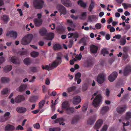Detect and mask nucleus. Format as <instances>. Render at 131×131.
Segmentation results:
<instances>
[{
  "label": "nucleus",
  "mask_w": 131,
  "mask_h": 131,
  "mask_svg": "<svg viewBox=\"0 0 131 131\" xmlns=\"http://www.w3.org/2000/svg\"><path fill=\"white\" fill-rule=\"evenodd\" d=\"M70 105L68 101L63 102L61 105L62 108L64 110V111L68 114L73 113L74 112V108L70 106Z\"/></svg>",
  "instance_id": "1"
},
{
  "label": "nucleus",
  "mask_w": 131,
  "mask_h": 131,
  "mask_svg": "<svg viewBox=\"0 0 131 131\" xmlns=\"http://www.w3.org/2000/svg\"><path fill=\"white\" fill-rule=\"evenodd\" d=\"M62 62L61 56L60 53H58L57 54L56 60L53 61L50 65L51 68L52 70L56 68Z\"/></svg>",
  "instance_id": "2"
},
{
  "label": "nucleus",
  "mask_w": 131,
  "mask_h": 131,
  "mask_svg": "<svg viewBox=\"0 0 131 131\" xmlns=\"http://www.w3.org/2000/svg\"><path fill=\"white\" fill-rule=\"evenodd\" d=\"M33 38V35L31 34H28L24 37L22 39L21 43L23 45H28L31 41Z\"/></svg>",
  "instance_id": "3"
},
{
  "label": "nucleus",
  "mask_w": 131,
  "mask_h": 131,
  "mask_svg": "<svg viewBox=\"0 0 131 131\" xmlns=\"http://www.w3.org/2000/svg\"><path fill=\"white\" fill-rule=\"evenodd\" d=\"M93 95L96 96V97L93 100L92 105L94 107H97L101 102L102 96L100 94L97 95V93H94Z\"/></svg>",
  "instance_id": "4"
},
{
  "label": "nucleus",
  "mask_w": 131,
  "mask_h": 131,
  "mask_svg": "<svg viewBox=\"0 0 131 131\" xmlns=\"http://www.w3.org/2000/svg\"><path fill=\"white\" fill-rule=\"evenodd\" d=\"M44 3V1L42 0H34L33 6L36 9H41L43 7Z\"/></svg>",
  "instance_id": "5"
},
{
  "label": "nucleus",
  "mask_w": 131,
  "mask_h": 131,
  "mask_svg": "<svg viewBox=\"0 0 131 131\" xmlns=\"http://www.w3.org/2000/svg\"><path fill=\"white\" fill-rule=\"evenodd\" d=\"M117 76V72L114 71L108 76V79L110 82H112L115 79Z\"/></svg>",
  "instance_id": "6"
},
{
  "label": "nucleus",
  "mask_w": 131,
  "mask_h": 131,
  "mask_svg": "<svg viewBox=\"0 0 131 131\" xmlns=\"http://www.w3.org/2000/svg\"><path fill=\"white\" fill-rule=\"evenodd\" d=\"M104 77V75L103 74H99L97 79V81L98 83L100 84L102 83L105 80Z\"/></svg>",
  "instance_id": "7"
},
{
  "label": "nucleus",
  "mask_w": 131,
  "mask_h": 131,
  "mask_svg": "<svg viewBox=\"0 0 131 131\" xmlns=\"http://www.w3.org/2000/svg\"><path fill=\"white\" fill-rule=\"evenodd\" d=\"M60 14L64 15L66 13V10L65 8L61 5H58L57 6Z\"/></svg>",
  "instance_id": "8"
},
{
  "label": "nucleus",
  "mask_w": 131,
  "mask_h": 131,
  "mask_svg": "<svg viewBox=\"0 0 131 131\" xmlns=\"http://www.w3.org/2000/svg\"><path fill=\"white\" fill-rule=\"evenodd\" d=\"M25 98L24 96L22 95H18L15 98V101L17 103H19L25 100Z\"/></svg>",
  "instance_id": "9"
},
{
  "label": "nucleus",
  "mask_w": 131,
  "mask_h": 131,
  "mask_svg": "<svg viewBox=\"0 0 131 131\" xmlns=\"http://www.w3.org/2000/svg\"><path fill=\"white\" fill-rule=\"evenodd\" d=\"M131 72V67L129 66H127L125 68L123 72V74L124 76H127Z\"/></svg>",
  "instance_id": "10"
},
{
  "label": "nucleus",
  "mask_w": 131,
  "mask_h": 131,
  "mask_svg": "<svg viewBox=\"0 0 131 131\" xmlns=\"http://www.w3.org/2000/svg\"><path fill=\"white\" fill-rule=\"evenodd\" d=\"M80 97L79 96H74L72 99L73 103L75 105H78L81 101Z\"/></svg>",
  "instance_id": "11"
},
{
  "label": "nucleus",
  "mask_w": 131,
  "mask_h": 131,
  "mask_svg": "<svg viewBox=\"0 0 131 131\" xmlns=\"http://www.w3.org/2000/svg\"><path fill=\"white\" fill-rule=\"evenodd\" d=\"M17 32L14 31H11L9 32H8L6 34L7 36H10L12 37L14 39L16 38L17 36Z\"/></svg>",
  "instance_id": "12"
},
{
  "label": "nucleus",
  "mask_w": 131,
  "mask_h": 131,
  "mask_svg": "<svg viewBox=\"0 0 131 131\" xmlns=\"http://www.w3.org/2000/svg\"><path fill=\"white\" fill-rule=\"evenodd\" d=\"M68 35L69 36L68 37V38H75L74 40L75 41H76L77 40V38H78L79 37V35L76 32L75 33H71L69 32L68 34Z\"/></svg>",
  "instance_id": "13"
},
{
  "label": "nucleus",
  "mask_w": 131,
  "mask_h": 131,
  "mask_svg": "<svg viewBox=\"0 0 131 131\" xmlns=\"http://www.w3.org/2000/svg\"><path fill=\"white\" fill-rule=\"evenodd\" d=\"M96 119V116L95 115L91 116L89 118L87 121L88 124L89 125L93 124Z\"/></svg>",
  "instance_id": "14"
},
{
  "label": "nucleus",
  "mask_w": 131,
  "mask_h": 131,
  "mask_svg": "<svg viewBox=\"0 0 131 131\" xmlns=\"http://www.w3.org/2000/svg\"><path fill=\"white\" fill-rule=\"evenodd\" d=\"M65 27L62 26H59L56 28V31L59 34H63L65 31Z\"/></svg>",
  "instance_id": "15"
},
{
  "label": "nucleus",
  "mask_w": 131,
  "mask_h": 131,
  "mask_svg": "<svg viewBox=\"0 0 131 131\" xmlns=\"http://www.w3.org/2000/svg\"><path fill=\"white\" fill-rule=\"evenodd\" d=\"M103 124V120L101 119L98 120L95 123L94 128L96 129H99Z\"/></svg>",
  "instance_id": "16"
},
{
  "label": "nucleus",
  "mask_w": 131,
  "mask_h": 131,
  "mask_svg": "<svg viewBox=\"0 0 131 131\" xmlns=\"http://www.w3.org/2000/svg\"><path fill=\"white\" fill-rule=\"evenodd\" d=\"M47 32V29L44 27L42 28L39 30V33L40 35L42 36L45 37Z\"/></svg>",
  "instance_id": "17"
},
{
  "label": "nucleus",
  "mask_w": 131,
  "mask_h": 131,
  "mask_svg": "<svg viewBox=\"0 0 131 131\" xmlns=\"http://www.w3.org/2000/svg\"><path fill=\"white\" fill-rule=\"evenodd\" d=\"M34 22L35 26L37 27H38L42 25V19L36 18L34 20Z\"/></svg>",
  "instance_id": "18"
},
{
  "label": "nucleus",
  "mask_w": 131,
  "mask_h": 131,
  "mask_svg": "<svg viewBox=\"0 0 131 131\" xmlns=\"http://www.w3.org/2000/svg\"><path fill=\"white\" fill-rule=\"evenodd\" d=\"M90 51L93 53H97L98 49L97 46L93 45H92L90 47Z\"/></svg>",
  "instance_id": "19"
},
{
  "label": "nucleus",
  "mask_w": 131,
  "mask_h": 131,
  "mask_svg": "<svg viewBox=\"0 0 131 131\" xmlns=\"http://www.w3.org/2000/svg\"><path fill=\"white\" fill-rule=\"evenodd\" d=\"M54 34L53 32H49L46 35L45 38L47 40H52L54 38Z\"/></svg>",
  "instance_id": "20"
},
{
  "label": "nucleus",
  "mask_w": 131,
  "mask_h": 131,
  "mask_svg": "<svg viewBox=\"0 0 131 131\" xmlns=\"http://www.w3.org/2000/svg\"><path fill=\"white\" fill-rule=\"evenodd\" d=\"M61 2L62 4L67 7H70L71 6V3L69 0H61Z\"/></svg>",
  "instance_id": "21"
},
{
  "label": "nucleus",
  "mask_w": 131,
  "mask_h": 131,
  "mask_svg": "<svg viewBox=\"0 0 131 131\" xmlns=\"http://www.w3.org/2000/svg\"><path fill=\"white\" fill-rule=\"evenodd\" d=\"M126 108V106L125 105L119 106L116 109L117 112L118 113L121 114L125 111Z\"/></svg>",
  "instance_id": "22"
},
{
  "label": "nucleus",
  "mask_w": 131,
  "mask_h": 131,
  "mask_svg": "<svg viewBox=\"0 0 131 131\" xmlns=\"http://www.w3.org/2000/svg\"><path fill=\"white\" fill-rule=\"evenodd\" d=\"M27 87V85L26 84H23L19 87L18 89H17V91L20 92H22L25 91Z\"/></svg>",
  "instance_id": "23"
},
{
  "label": "nucleus",
  "mask_w": 131,
  "mask_h": 131,
  "mask_svg": "<svg viewBox=\"0 0 131 131\" xmlns=\"http://www.w3.org/2000/svg\"><path fill=\"white\" fill-rule=\"evenodd\" d=\"M16 111L19 113H23L26 112L27 111L26 108L22 107H18L16 108Z\"/></svg>",
  "instance_id": "24"
},
{
  "label": "nucleus",
  "mask_w": 131,
  "mask_h": 131,
  "mask_svg": "<svg viewBox=\"0 0 131 131\" xmlns=\"http://www.w3.org/2000/svg\"><path fill=\"white\" fill-rule=\"evenodd\" d=\"M64 120L63 118H58L56 119L54 121L55 123H59L60 125H64L65 124V123L63 122Z\"/></svg>",
  "instance_id": "25"
},
{
  "label": "nucleus",
  "mask_w": 131,
  "mask_h": 131,
  "mask_svg": "<svg viewBox=\"0 0 131 131\" xmlns=\"http://www.w3.org/2000/svg\"><path fill=\"white\" fill-rule=\"evenodd\" d=\"M11 62L14 64H18L20 63V62L15 57H12L10 58Z\"/></svg>",
  "instance_id": "26"
},
{
  "label": "nucleus",
  "mask_w": 131,
  "mask_h": 131,
  "mask_svg": "<svg viewBox=\"0 0 131 131\" xmlns=\"http://www.w3.org/2000/svg\"><path fill=\"white\" fill-rule=\"evenodd\" d=\"M95 4L94 1L93 0H91V3L89 5V10L90 12H91L92 11Z\"/></svg>",
  "instance_id": "27"
},
{
  "label": "nucleus",
  "mask_w": 131,
  "mask_h": 131,
  "mask_svg": "<svg viewBox=\"0 0 131 131\" xmlns=\"http://www.w3.org/2000/svg\"><path fill=\"white\" fill-rule=\"evenodd\" d=\"M109 109V107L107 106H105L103 107L101 110V114H104L108 111Z\"/></svg>",
  "instance_id": "28"
},
{
  "label": "nucleus",
  "mask_w": 131,
  "mask_h": 131,
  "mask_svg": "<svg viewBox=\"0 0 131 131\" xmlns=\"http://www.w3.org/2000/svg\"><path fill=\"white\" fill-rule=\"evenodd\" d=\"M96 19H97L96 16L95 15H90L88 17V20L90 22H92Z\"/></svg>",
  "instance_id": "29"
},
{
  "label": "nucleus",
  "mask_w": 131,
  "mask_h": 131,
  "mask_svg": "<svg viewBox=\"0 0 131 131\" xmlns=\"http://www.w3.org/2000/svg\"><path fill=\"white\" fill-rule=\"evenodd\" d=\"M15 128L13 125L8 124L5 127V130H12L15 129Z\"/></svg>",
  "instance_id": "30"
},
{
  "label": "nucleus",
  "mask_w": 131,
  "mask_h": 131,
  "mask_svg": "<svg viewBox=\"0 0 131 131\" xmlns=\"http://www.w3.org/2000/svg\"><path fill=\"white\" fill-rule=\"evenodd\" d=\"M53 49L54 50H57L62 48L61 46L58 43L56 44L53 46Z\"/></svg>",
  "instance_id": "31"
},
{
  "label": "nucleus",
  "mask_w": 131,
  "mask_h": 131,
  "mask_svg": "<svg viewBox=\"0 0 131 131\" xmlns=\"http://www.w3.org/2000/svg\"><path fill=\"white\" fill-rule=\"evenodd\" d=\"M12 66L11 65H7L4 68V70L6 72L10 71L12 69Z\"/></svg>",
  "instance_id": "32"
},
{
  "label": "nucleus",
  "mask_w": 131,
  "mask_h": 131,
  "mask_svg": "<svg viewBox=\"0 0 131 131\" xmlns=\"http://www.w3.org/2000/svg\"><path fill=\"white\" fill-rule=\"evenodd\" d=\"M87 39L86 38L84 37L82 38L80 41V43H83V45L86 46L87 45Z\"/></svg>",
  "instance_id": "33"
},
{
  "label": "nucleus",
  "mask_w": 131,
  "mask_h": 131,
  "mask_svg": "<svg viewBox=\"0 0 131 131\" xmlns=\"http://www.w3.org/2000/svg\"><path fill=\"white\" fill-rule=\"evenodd\" d=\"M76 89V87L75 86H72L67 89V92L68 93L72 92L75 90Z\"/></svg>",
  "instance_id": "34"
},
{
  "label": "nucleus",
  "mask_w": 131,
  "mask_h": 131,
  "mask_svg": "<svg viewBox=\"0 0 131 131\" xmlns=\"http://www.w3.org/2000/svg\"><path fill=\"white\" fill-rule=\"evenodd\" d=\"M78 4L81 7L85 8L86 6V4L83 2L82 0H79L77 2Z\"/></svg>",
  "instance_id": "35"
},
{
  "label": "nucleus",
  "mask_w": 131,
  "mask_h": 131,
  "mask_svg": "<svg viewBox=\"0 0 131 131\" xmlns=\"http://www.w3.org/2000/svg\"><path fill=\"white\" fill-rule=\"evenodd\" d=\"M6 120H7L11 117L10 113L9 112H6L4 115Z\"/></svg>",
  "instance_id": "36"
},
{
  "label": "nucleus",
  "mask_w": 131,
  "mask_h": 131,
  "mask_svg": "<svg viewBox=\"0 0 131 131\" xmlns=\"http://www.w3.org/2000/svg\"><path fill=\"white\" fill-rule=\"evenodd\" d=\"M1 80L2 82L3 83H7L9 81V79L8 78L4 77L2 78Z\"/></svg>",
  "instance_id": "37"
},
{
  "label": "nucleus",
  "mask_w": 131,
  "mask_h": 131,
  "mask_svg": "<svg viewBox=\"0 0 131 131\" xmlns=\"http://www.w3.org/2000/svg\"><path fill=\"white\" fill-rule=\"evenodd\" d=\"M101 52V54L104 56H105L106 54H108L109 53V52L107 50L106 48L102 49Z\"/></svg>",
  "instance_id": "38"
},
{
  "label": "nucleus",
  "mask_w": 131,
  "mask_h": 131,
  "mask_svg": "<svg viewBox=\"0 0 131 131\" xmlns=\"http://www.w3.org/2000/svg\"><path fill=\"white\" fill-rule=\"evenodd\" d=\"M30 54L32 57L36 58L38 56L39 53L37 52L34 51L31 52Z\"/></svg>",
  "instance_id": "39"
},
{
  "label": "nucleus",
  "mask_w": 131,
  "mask_h": 131,
  "mask_svg": "<svg viewBox=\"0 0 131 131\" xmlns=\"http://www.w3.org/2000/svg\"><path fill=\"white\" fill-rule=\"evenodd\" d=\"M38 99V97L36 96H32L30 98V101L32 102H35Z\"/></svg>",
  "instance_id": "40"
},
{
  "label": "nucleus",
  "mask_w": 131,
  "mask_h": 131,
  "mask_svg": "<svg viewBox=\"0 0 131 131\" xmlns=\"http://www.w3.org/2000/svg\"><path fill=\"white\" fill-rule=\"evenodd\" d=\"M123 38H122L121 39V40H120L119 41L120 44L122 46L124 45L126 42V41L125 39V37H123Z\"/></svg>",
  "instance_id": "41"
},
{
  "label": "nucleus",
  "mask_w": 131,
  "mask_h": 131,
  "mask_svg": "<svg viewBox=\"0 0 131 131\" xmlns=\"http://www.w3.org/2000/svg\"><path fill=\"white\" fill-rule=\"evenodd\" d=\"M24 63L27 65L31 63V61L30 59L28 58H26L24 60Z\"/></svg>",
  "instance_id": "42"
},
{
  "label": "nucleus",
  "mask_w": 131,
  "mask_h": 131,
  "mask_svg": "<svg viewBox=\"0 0 131 131\" xmlns=\"http://www.w3.org/2000/svg\"><path fill=\"white\" fill-rule=\"evenodd\" d=\"M78 120V117L77 116H74L73 118L71 121V124H74L77 123Z\"/></svg>",
  "instance_id": "43"
},
{
  "label": "nucleus",
  "mask_w": 131,
  "mask_h": 131,
  "mask_svg": "<svg viewBox=\"0 0 131 131\" xmlns=\"http://www.w3.org/2000/svg\"><path fill=\"white\" fill-rule=\"evenodd\" d=\"M86 13L84 12L82 13L81 15V17H80V19H81L84 20L86 18Z\"/></svg>",
  "instance_id": "44"
},
{
  "label": "nucleus",
  "mask_w": 131,
  "mask_h": 131,
  "mask_svg": "<svg viewBox=\"0 0 131 131\" xmlns=\"http://www.w3.org/2000/svg\"><path fill=\"white\" fill-rule=\"evenodd\" d=\"M131 118V112H127L126 114L125 118L126 120H128Z\"/></svg>",
  "instance_id": "45"
},
{
  "label": "nucleus",
  "mask_w": 131,
  "mask_h": 131,
  "mask_svg": "<svg viewBox=\"0 0 131 131\" xmlns=\"http://www.w3.org/2000/svg\"><path fill=\"white\" fill-rule=\"evenodd\" d=\"M42 68L43 69H45L46 70H47L48 71L52 70L50 66H49L47 65H45V67H44L43 65H42Z\"/></svg>",
  "instance_id": "46"
},
{
  "label": "nucleus",
  "mask_w": 131,
  "mask_h": 131,
  "mask_svg": "<svg viewBox=\"0 0 131 131\" xmlns=\"http://www.w3.org/2000/svg\"><path fill=\"white\" fill-rule=\"evenodd\" d=\"M45 101L43 100L39 103V108L41 109L42 108L45 104Z\"/></svg>",
  "instance_id": "47"
},
{
  "label": "nucleus",
  "mask_w": 131,
  "mask_h": 131,
  "mask_svg": "<svg viewBox=\"0 0 131 131\" xmlns=\"http://www.w3.org/2000/svg\"><path fill=\"white\" fill-rule=\"evenodd\" d=\"M2 19L3 20L4 22L7 23L8 21L9 20V18L6 15H3L2 17Z\"/></svg>",
  "instance_id": "48"
},
{
  "label": "nucleus",
  "mask_w": 131,
  "mask_h": 131,
  "mask_svg": "<svg viewBox=\"0 0 131 131\" xmlns=\"http://www.w3.org/2000/svg\"><path fill=\"white\" fill-rule=\"evenodd\" d=\"M88 107L87 104H83V107L82 108V111L84 112L86 111L87 110Z\"/></svg>",
  "instance_id": "49"
},
{
  "label": "nucleus",
  "mask_w": 131,
  "mask_h": 131,
  "mask_svg": "<svg viewBox=\"0 0 131 131\" xmlns=\"http://www.w3.org/2000/svg\"><path fill=\"white\" fill-rule=\"evenodd\" d=\"M88 88V85L87 84L85 83L82 85V90L83 91H86Z\"/></svg>",
  "instance_id": "50"
},
{
  "label": "nucleus",
  "mask_w": 131,
  "mask_h": 131,
  "mask_svg": "<svg viewBox=\"0 0 131 131\" xmlns=\"http://www.w3.org/2000/svg\"><path fill=\"white\" fill-rule=\"evenodd\" d=\"M29 70L32 72H35L37 71V69L36 67H32L29 68Z\"/></svg>",
  "instance_id": "51"
},
{
  "label": "nucleus",
  "mask_w": 131,
  "mask_h": 131,
  "mask_svg": "<svg viewBox=\"0 0 131 131\" xmlns=\"http://www.w3.org/2000/svg\"><path fill=\"white\" fill-rule=\"evenodd\" d=\"M18 53L21 56L27 55V51H20L18 52Z\"/></svg>",
  "instance_id": "52"
},
{
  "label": "nucleus",
  "mask_w": 131,
  "mask_h": 131,
  "mask_svg": "<svg viewBox=\"0 0 131 131\" xmlns=\"http://www.w3.org/2000/svg\"><path fill=\"white\" fill-rule=\"evenodd\" d=\"M109 126L108 125L106 124L104 125L101 131H106L108 127Z\"/></svg>",
  "instance_id": "53"
},
{
  "label": "nucleus",
  "mask_w": 131,
  "mask_h": 131,
  "mask_svg": "<svg viewBox=\"0 0 131 131\" xmlns=\"http://www.w3.org/2000/svg\"><path fill=\"white\" fill-rule=\"evenodd\" d=\"M73 44V41L71 39L69 40V43L68 45V47L69 48H71Z\"/></svg>",
  "instance_id": "54"
},
{
  "label": "nucleus",
  "mask_w": 131,
  "mask_h": 131,
  "mask_svg": "<svg viewBox=\"0 0 131 131\" xmlns=\"http://www.w3.org/2000/svg\"><path fill=\"white\" fill-rule=\"evenodd\" d=\"M81 74L80 73L78 72L75 75L74 79L80 78Z\"/></svg>",
  "instance_id": "55"
},
{
  "label": "nucleus",
  "mask_w": 131,
  "mask_h": 131,
  "mask_svg": "<svg viewBox=\"0 0 131 131\" xmlns=\"http://www.w3.org/2000/svg\"><path fill=\"white\" fill-rule=\"evenodd\" d=\"M95 27L97 29H100L101 28L102 25L101 24L97 23L96 24L95 26Z\"/></svg>",
  "instance_id": "56"
},
{
  "label": "nucleus",
  "mask_w": 131,
  "mask_h": 131,
  "mask_svg": "<svg viewBox=\"0 0 131 131\" xmlns=\"http://www.w3.org/2000/svg\"><path fill=\"white\" fill-rule=\"evenodd\" d=\"M8 91V90L7 88L4 89L2 91V94L3 95H4L7 93Z\"/></svg>",
  "instance_id": "57"
},
{
  "label": "nucleus",
  "mask_w": 131,
  "mask_h": 131,
  "mask_svg": "<svg viewBox=\"0 0 131 131\" xmlns=\"http://www.w3.org/2000/svg\"><path fill=\"white\" fill-rule=\"evenodd\" d=\"M24 129L23 127L20 125H18L16 128V130H23Z\"/></svg>",
  "instance_id": "58"
},
{
  "label": "nucleus",
  "mask_w": 131,
  "mask_h": 131,
  "mask_svg": "<svg viewBox=\"0 0 131 131\" xmlns=\"http://www.w3.org/2000/svg\"><path fill=\"white\" fill-rule=\"evenodd\" d=\"M33 126L36 129H39L40 128V125L38 123H37L34 124Z\"/></svg>",
  "instance_id": "59"
},
{
  "label": "nucleus",
  "mask_w": 131,
  "mask_h": 131,
  "mask_svg": "<svg viewBox=\"0 0 131 131\" xmlns=\"http://www.w3.org/2000/svg\"><path fill=\"white\" fill-rule=\"evenodd\" d=\"M82 57V56L81 53H80L79 55H77L76 56L75 58L79 60H80L81 59Z\"/></svg>",
  "instance_id": "60"
},
{
  "label": "nucleus",
  "mask_w": 131,
  "mask_h": 131,
  "mask_svg": "<svg viewBox=\"0 0 131 131\" xmlns=\"http://www.w3.org/2000/svg\"><path fill=\"white\" fill-rule=\"evenodd\" d=\"M128 56L126 53L124 54L122 56L123 60H125L127 58Z\"/></svg>",
  "instance_id": "61"
},
{
  "label": "nucleus",
  "mask_w": 131,
  "mask_h": 131,
  "mask_svg": "<svg viewBox=\"0 0 131 131\" xmlns=\"http://www.w3.org/2000/svg\"><path fill=\"white\" fill-rule=\"evenodd\" d=\"M121 36L120 35H115V36L113 37V38H116L117 39H119L121 38Z\"/></svg>",
  "instance_id": "62"
},
{
  "label": "nucleus",
  "mask_w": 131,
  "mask_h": 131,
  "mask_svg": "<svg viewBox=\"0 0 131 131\" xmlns=\"http://www.w3.org/2000/svg\"><path fill=\"white\" fill-rule=\"evenodd\" d=\"M4 60L5 59L2 56L0 57V65L4 61Z\"/></svg>",
  "instance_id": "63"
},
{
  "label": "nucleus",
  "mask_w": 131,
  "mask_h": 131,
  "mask_svg": "<svg viewBox=\"0 0 131 131\" xmlns=\"http://www.w3.org/2000/svg\"><path fill=\"white\" fill-rule=\"evenodd\" d=\"M73 19L76 20H77L78 18V16H74L73 15H71L70 16Z\"/></svg>",
  "instance_id": "64"
}]
</instances>
